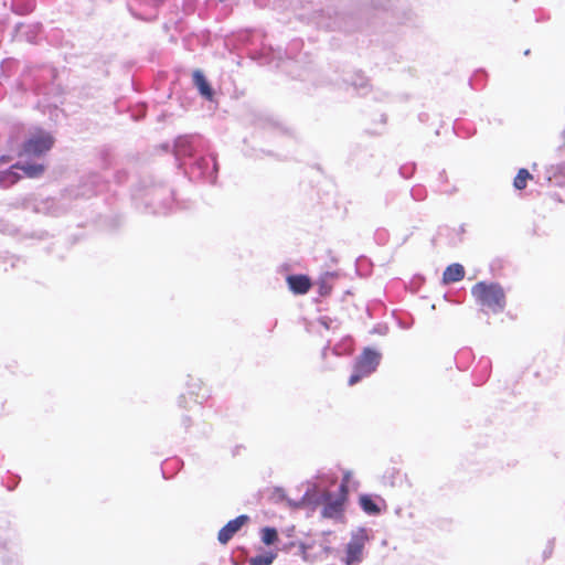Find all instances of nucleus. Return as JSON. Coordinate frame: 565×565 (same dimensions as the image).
<instances>
[{
    "mask_svg": "<svg viewBox=\"0 0 565 565\" xmlns=\"http://www.w3.org/2000/svg\"><path fill=\"white\" fill-rule=\"evenodd\" d=\"M471 294L479 305L493 313L503 311L505 307V294L499 284L479 281L472 287Z\"/></svg>",
    "mask_w": 565,
    "mask_h": 565,
    "instance_id": "nucleus-1",
    "label": "nucleus"
},
{
    "mask_svg": "<svg viewBox=\"0 0 565 565\" xmlns=\"http://www.w3.org/2000/svg\"><path fill=\"white\" fill-rule=\"evenodd\" d=\"M54 142V137L50 132L38 130L23 142L19 156L40 157L50 151Z\"/></svg>",
    "mask_w": 565,
    "mask_h": 565,
    "instance_id": "nucleus-2",
    "label": "nucleus"
},
{
    "mask_svg": "<svg viewBox=\"0 0 565 565\" xmlns=\"http://www.w3.org/2000/svg\"><path fill=\"white\" fill-rule=\"evenodd\" d=\"M380 363V354L371 349H365L359 356L352 375L349 379V385H355L363 377L373 373Z\"/></svg>",
    "mask_w": 565,
    "mask_h": 565,
    "instance_id": "nucleus-3",
    "label": "nucleus"
},
{
    "mask_svg": "<svg viewBox=\"0 0 565 565\" xmlns=\"http://www.w3.org/2000/svg\"><path fill=\"white\" fill-rule=\"evenodd\" d=\"M21 170L24 177L30 179L40 178L45 172V166L41 163H14L10 170L0 174V184L2 186H10L17 183L21 177L14 170Z\"/></svg>",
    "mask_w": 565,
    "mask_h": 565,
    "instance_id": "nucleus-4",
    "label": "nucleus"
},
{
    "mask_svg": "<svg viewBox=\"0 0 565 565\" xmlns=\"http://www.w3.org/2000/svg\"><path fill=\"white\" fill-rule=\"evenodd\" d=\"M249 521V518L245 514L238 515L234 520L228 521L217 534V540L222 544L228 543V541Z\"/></svg>",
    "mask_w": 565,
    "mask_h": 565,
    "instance_id": "nucleus-5",
    "label": "nucleus"
},
{
    "mask_svg": "<svg viewBox=\"0 0 565 565\" xmlns=\"http://www.w3.org/2000/svg\"><path fill=\"white\" fill-rule=\"evenodd\" d=\"M365 540L363 536H354L345 548L344 562L347 565L359 563L362 559Z\"/></svg>",
    "mask_w": 565,
    "mask_h": 565,
    "instance_id": "nucleus-6",
    "label": "nucleus"
},
{
    "mask_svg": "<svg viewBox=\"0 0 565 565\" xmlns=\"http://www.w3.org/2000/svg\"><path fill=\"white\" fill-rule=\"evenodd\" d=\"M289 289L296 295L307 294L311 286V279L307 275H289L286 278Z\"/></svg>",
    "mask_w": 565,
    "mask_h": 565,
    "instance_id": "nucleus-7",
    "label": "nucleus"
},
{
    "mask_svg": "<svg viewBox=\"0 0 565 565\" xmlns=\"http://www.w3.org/2000/svg\"><path fill=\"white\" fill-rule=\"evenodd\" d=\"M465 268L458 263L449 265L443 274V282L446 285L460 281L465 277Z\"/></svg>",
    "mask_w": 565,
    "mask_h": 565,
    "instance_id": "nucleus-8",
    "label": "nucleus"
},
{
    "mask_svg": "<svg viewBox=\"0 0 565 565\" xmlns=\"http://www.w3.org/2000/svg\"><path fill=\"white\" fill-rule=\"evenodd\" d=\"M338 273L327 271L317 280L318 292L320 296H329L333 288V281L338 278Z\"/></svg>",
    "mask_w": 565,
    "mask_h": 565,
    "instance_id": "nucleus-9",
    "label": "nucleus"
},
{
    "mask_svg": "<svg viewBox=\"0 0 565 565\" xmlns=\"http://www.w3.org/2000/svg\"><path fill=\"white\" fill-rule=\"evenodd\" d=\"M343 504H344L343 500H340L338 498L334 500H331V498L328 497L326 500L323 510H322L323 516L334 518V516L339 515L343 510Z\"/></svg>",
    "mask_w": 565,
    "mask_h": 565,
    "instance_id": "nucleus-10",
    "label": "nucleus"
},
{
    "mask_svg": "<svg viewBox=\"0 0 565 565\" xmlns=\"http://www.w3.org/2000/svg\"><path fill=\"white\" fill-rule=\"evenodd\" d=\"M193 82H194L195 86L199 88L200 93L204 97H206L209 99L212 98V96H213L212 88L201 71H199V70L194 71Z\"/></svg>",
    "mask_w": 565,
    "mask_h": 565,
    "instance_id": "nucleus-11",
    "label": "nucleus"
},
{
    "mask_svg": "<svg viewBox=\"0 0 565 565\" xmlns=\"http://www.w3.org/2000/svg\"><path fill=\"white\" fill-rule=\"evenodd\" d=\"M359 502H360L362 510L364 512H366L367 514L375 515L381 512L380 507L377 505V503L373 500V498L371 495H367V494L361 495L359 499Z\"/></svg>",
    "mask_w": 565,
    "mask_h": 565,
    "instance_id": "nucleus-12",
    "label": "nucleus"
},
{
    "mask_svg": "<svg viewBox=\"0 0 565 565\" xmlns=\"http://www.w3.org/2000/svg\"><path fill=\"white\" fill-rule=\"evenodd\" d=\"M533 175L529 172L527 169L522 168L518 171L514 180H513V186L516 190H523L527 185V181L532 180Z\"/></svg>",
    "mask_w": 565,
    "mask_h": 565,
    "instance_id": "nucleus-13",
    "label": "nucleus"
},
{
    "mask_svg": "<svg viewBox=\"0 0 565 565\" xmlns=\"http://www.w3.org/2000/svg\"><path fill=\"white\" fill-rule=\"evenodd\" d=\"M276 558V554L267 552L260 555H256L248 559L249 565H270Z\"/></svg>",
    "mask_w": 565,
    "mask_h": 565,
    "instance_id": "nucleus-14",
    "label": "nucleus"
},
{
    "mask_svg": "<svg viewBox=\"0 0 565 565\" xmlns=\"http://www.w3.org/2000/svg\"><path fill=\"white\" fill-rule=\"evenodd\" d=\"M262 541L266 545L275 544L278 541L277 530L274 527H264L262 530Z\"/></svg>",
    "mask_w": 565,
    "mask_h": 565,
    "instance_id": "nucleus-15",
    "label": "nucleus"
},
{
    "mask_svg": "<svg viewBox=\"0 0 565 565\" xmlns=\"http://www.w3.org/2000/svg\"><path fill=\"white\" fill-rule=\"evenodd\" d=\"M553 551H554V545L552 542H547L545 544V546H543L542 548V558L543 561L550 558L553 554Z\"/></svg>",
    "mask_w": 565,
    "mask_h": 565,
    "instance_id": "nucleus-16",
    "label": "nucleus"
},
{
    "mask_svg": "<svg viewBox=\"0 0 565 565\" xmlns=\"http://www.w3.org/2000/svg\"><path fill=\"white\" fill-rule=\"evenodd\" d=\"M339 490H340V495L338 499L343 500V502H345L348 493H349V484L341 483Z\"/></svg>",
    "mask_w": 565,
    "mask_h": 565,
    "instance_id": "nucleus-17",
    "label": "nucleus"
},
{
    "mask_svg": "<svg viewBox=\"0 0 565 565\" xmlns=\"http://www.w3.org/2000/svg\"><path fill=\"white\" fill-rule=\"evenodd\" d=\"M351 477H352L351 471H345V472L343 473L342 482H341V483L349 484V482H350V480H351Z\"/></svg>",
    "mask_w": 565,
    "mask_h": 565,
    "instance_id": "nucleus-18",
    "label": "nucleus"
}]
</instances>
